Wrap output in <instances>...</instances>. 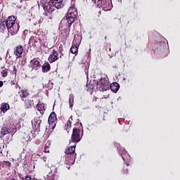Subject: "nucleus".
Instances as JSON below:
<instances>
[{
    "instance_id": "nucleus-7",
    "label": "nucleus",
    "mask_w": 180,
    "mask_h": 180,
    "mask_svg": "<svg viewBox=\"0 0 180 180\" xmlns=\"http://www.w3.org/2000/svg\"><path fill=\"white\" fill-rule=\"evenodd\" d=\"M82 139V136H81V130L78 128H74L72 130V134L71 136V140L70 141V143H74L77 145V143H79Z\"/></svg>"
},
{
    "instance_id": "nucleus-38",
    "label": "nucleus",
    "mask_w": 180,
    "mask_h": 180,
    "mask_svg": "<svg viewBox=\"0 0 180 180\" xmlns=\"http://www.w3.org/2000/svg\"><path fill=\"white\" fill-rule=\"evenodd\" d=\"M11 180H16V179H11Z\"/></svg>"
},
{
    "instance_id": "nucleus-5",
    "label": "nucleus",
    "mask_w": 180,
    "mask_h": 180,
    "mask_svg": "<svg viewBox=\"0 0 180 180\" xmlns=\"http://www.w3.org/2000/svg\"><path fill=\"white\" fill-rule=\"evenodd\" d=\"M75 147H77L76 144H75L72 146H69L65 149V153L68 155H72V154H75V155L72 158L70 156L65 158L66 161H68L67 164L68 165L74 164V160L77 158V153H75Z\"/></svg>"
},
{
    "instance_id": "nucleus-10",
    "label": "nucleus",
    "mask_w": 180,
    "mask_h": 180,
    "mask_svg": "<svg viewBox=\"0 0 180 180\" xmlns=\"http://www.w3.org/2000/svg\"><path fill=\"white\" fill-rule=\"evenodd\" d=\"M101 7L103 11L105 12L108 11H110L112 8H113V4H112V0H104L101 2Z\"/></svg>"
},
{
    "instance_id": "nucleus-13",
    "label": "nucleus",
    "mask_w": 180,
    "mask_h": 180,
    "mask_svg": "<svg viewBox=\"0 0 180 180\" xmlns=\"http://www.w3.org/2000/svg\"><path fill=\"white\" fill-rule=\"evenodd\" d=\"M37 110L39 111L41 116H43V115H44V112L46 111V104L40 103V102H39L37 104Z\"/></svg>"
},
{
    "instance_id": "nucleus-31",
    "label": "nucleus",
    "mask_w": 180,
    "mask_h": 180,
    "mask_svg": "<svg viewBox=\"0 0 180 180\" xmlns=\"http://www.w3.org/2000/svg\"><path fill=\"white\" fill-rule=\"evenodd\" d=\"M4 86V82L0 81V88H2Z\"/></svg>"
},
{
    "instance_id": "nucleus-2",
    "label": "nucleus",
    "mask_w": 180,
    "mask_h": 180,
    "mask_svg": "<svg viewBox=\"0 0 180 180\" xmlns=\"http://www.w3.org/2000/svg\"><path fill=\"white\" fill-rule=\"evenodd\" d=\"M16 18L13 15L8 16L6 20L0 22V30H8L12 36H15L19 32V24L15 23Z\"/></svg>"
},
{
    "instance_id": "nucleus-24",
    "label": "nucleus",
    "mask_w": 180,
    "mask_h": 180,
    "mask_svg": "<svg viewBox=\"0 0 180 180\" xmlns=\"http://www.w3.org/2000/svg\"><path fill=\"white\" fill-rule=\"evenodd\" d=\"M74 102V98H72V103H71V98L69 99V103H70V108L72 109V107L74 106V104H72Z\"/></svg>"
},
{
    "instance_id": "nucleus-20",
    "label": "nucleus",
    "mask_w": 180,
    "mask_h": 180,
    "mask_svg": "<svg viewBox=\"0 0 180 180\" xmlns=\"http://www.w3.org/2000/svg\"><path fill=\"white\" fill-rule=\"evenodd\" d=\"M72 122V117H70L66 124H65V129L68 131V133L70 131V129H71Z\"/></svg>"
},
{
    "instance_id": "nucleus-8",
    "label": "nucleus",
    "mask_w": 180,
    "mask_h": 180,
    "mask_svg": "<svg viewBox=\"0 0 180 180\" xmlns=\"http://www.w3.org/2000/svg\"><path fill=\"white\" fill-rule=\"evenodd\" d=\"M28 67L30 68V71H33V70L37 71V70H40V68H41V64L39 60L34 58L30 60Z\"/></svg>"
},
{
    "instance_id": "nucleus-26",
    "label": "nucleus",
    "mask_w": 180,
    "mask_h": 180,
    "mask_svg": "<svg viewBox=\"0 0 180 180\" xmlns=\"http://www.w3.org/2000/svg\"><path fill=\"white\" fill-rule=\"evenodd\" d=\"M21 180H32V177L30 176H25V177L22 178Z\"/></svg>"
},
{
    "instance_id": "nucleus-29",
    "label": "nucleus",
    "mask_w": 180,
    "mask_h": 180,
    "mask_svg": "<svg viewBox=\"0 0 180 180\" xmlns=\"http://www.w3.org/2000/svg\"><path fill=\"white\" fill-rule=\"evenodd\" d=\"M44 153H50V150H49V146H47V144L45 145Z\"/></svg>"
},
{
    "instance_id": "nucleus-15",
    "label": "nucleus",
    "mask_w": 180,
    "mask_h": 180,
    "mask_svg": "<svg viewBox=\"0 0 180 180\" xmlns=\"http://www.w3.org/2000/svg\"><path fill=\"white\" fill-rule=\"evenodd\" d=\"M56 120H57V115L54 112H52L49 117L48 122L49 124H53Z\"/></svg>"
},
{
    "instance_id": "nucleus-18",
    "label": "nucleus",
    "mask_w": 180,
    "mask_h": 180,
    "mask_svg": "<svg viewBox=\"0 0 180 180\" xmlns=\"http://www.w3.org/2000/svg\"><path fill=\"white\" fill-rule=\"evenodd\" d=\"M120 23H121L122 25L127 26V25L130 23V20L127 16H122L120 18Z\"/></svg>"
},
{
    "instance_id": "nucleus-33",
    "label": "nucleus",
    "mask_w": 180,
    "mask_h": 180,
    "mask_svg": "<svg viewBox=\"0 0 180 180\" xmlns=\"http://www.w3.org/2000/svg\"><path fill=\"white\" fill-rule=\"evenodd\" d=\"M0 154H2V148H0Z\"/></svg>"
},
{
    "instance_id": "nucleus-32",
    "label": "nucleus",
    "mask_w": 180,
    "mask_h": 180,
    "mask_svg": "<svg viewBox=\"0 0 180 180\" xmlns=\"http://www.w3.org/2000/svg\"><path fill=\"white\" fill-rule=\"evenodd\" d=\"M93 91H95V87H94V86H91V87H90Z\"/></svg>"
},
{
    "instance_id": "nucleus-14",
    "label": "nucleus",
    "mask_w": 180,
    "mask_h": 180,
    "mask_svg": "<svg viewBox=\"0 0 180 180\" xmlns=\"http://www.w3.org/2000/svg\"><path fill=\"white\" fill-rule=\"evenodd\" d=\"M121 157H122L123 161H124L126 162L127 167H129V163H127V161H129V160H130V155H129V153H127V151H126V150L122 151Z\"/></svg>"
},
{
    "instance_id": "nucleus-6",
    "label": "nucleus",
    "mask_w": 180,
    "mask_h": 180,
    "mask_svg": "<svg viewBox=\"0 0 180 180\" xmlns=\"http://www.w3.org/2000/svg\"><path fill=\"white\" fill-rule=\"evenodd\" d=\"M97 91L101 92H104V91H108L109 89V81L108 77H101L96 84Z\"/></svg>"
},
{
    "instance_id": "nucleus-39",
    "label": "nucleus",
    "mask_w": 180,
    "mask_h": 180,
    "mask_svg": "<svg viewBox=\"0 0 180 180\" xmlns=\"http://www.w3.org/2000/svg\"><path fill=\"white\" fill-rule=\"evenodd\" d=\"M13 85H15V83H14V82H13Z\"/></svg>"
},
{
    "instance_id": "nucleus-22",
    "label": "nucleus",
    "mask_w": 180,
    "mask_h": 180,
    "mask_svg": "<svg viewBox=\"0 0 180 180\" xmlns=\"http://www.w3.org/2000/svg\"><path fill=\"white\" fill-rule=\"evenodd\" d=\"M70 52L72 54H78V46L72 45L70 48Z\"/></svg>"
},
{
    "instance_id": "nucleus-19",
    "label": "nucleus",
    "mask_w": 180,
    "mask_h": 180,
    "mask_svg": "<svg viewBox=\"0 0 180 180\" xmlns=\"http://www.w3.org/2000/svg\"><path fill=\"white\" fill-rule=\"evenodd\" d=\"M9 109H10L9 104H8L6 103H3L1 104L0 110L4 113L8 112V110H9Z\"/></svg>"
},
{
    "instance_id": "nucleus-25",
    "label": "nucleus",
    "mask_w": 180,
    "mask_h": 180,
    "mask_svg": "<svg viewBox=\"0 0 180 180\" xmlns=\"http://www.w3.org/2000/svg\"><path fill=\"white\" fill-rule=\"evenodd\" d=\"M53 82H51V81H49V84H48V89H53Z\"/></svg>"
},
{
    "instance_id": "nucleus-23",
    "label": "nucleus",
    "mask_w": 180,
    "mask_h": 180,
    "mask_svg": "<svg viewBox=\"0 0 180 180\" xmlns=\"http://www.w3.org/2000/svg\"><path fill=\"white\" fill-rule=\"evenodd\" d=\"M1 76L4 77V78L6 77H8V69H5L1 71Z\"/></svg>"
},
{
    "instance_id": "nucleus-16",
    "label": "nucleus",
    "mask_w": 180,
    "mask_h": 180,
    "mask_svg": "<svg viewBox=\"0 0 180 180\" xmlns=\"http://www.w3.org/2000/svg\"><path fill=\"white\" fill-rule=\"evenodd\" d=\"M119 88H120V85L117 82L112 83L110 85V89H111L112 92H117V91H119Z\"/></svg>"
},
{
    "instance_id": "nucleus-35",
    "label": "nucleus",
    "mask_w": 180,
    "mask_h": 180,
    "mask_svg": "<svg viewBox=\"0 0 180 180\" xmlns=\"http://www.w3.org/2000/svg\"><path fill=\"white\" fill-rule=\"evenodd\" d=\"M98 1H105V0H98Z\"/></svg>"
},
{
    "instance_id": "nucleus-36",
    "label": "nucleus",
    "mask_w": 180,
    "mask_h": 180,
    "mask_svg": "<svg viewBox=\"0 0 180 180\" xmlns=\"http://www.w3.org/2000/svg\"><path fill=\"white\" fill-rule=\"evenodd\" d=\"M111 50H112V49L110 48V49H109V51H111Z\"/></svg>"
},
{
    "instance_id": "nucleus-37",
    "label": "nucleus",
    "mask_w": 180,
    "mask_h": 180,
    "mask_svg": "<svg viewBox=\"0 0 180 180\" xmlns=\"http://www.w3.org/2000/svg\"><path fill=\"white\" fill-rule=\"evenodd\" d=\"M16 70V68H14V70Z\"/></svg>"
},
{
    "instance_id": "nucleus-17",
    "label": "nucleus",
    "mask_w": 180,
    "mask_h": 180,
    "mask_svg": "<svg viewBox=\"0 0 180 180\" xmlns=\"http://www.w3.org/2000/svg\"><path fill=\"white\" fill-rule=\"evenodd\" d=\"M42 72H49L51 70V66L49 62L44 63L41 66Z\"/></svg>"
},
{
    "instance_id": "nucleus-12",
    "label": "nucleus",
    "mask_w": 180,
    "mask_h": 180,
    "mask_svg": "<svg viewBox=\"0 0 180 180\" xmlns=\"http://www.w3.org/2000/svg\"><path fill=\"white\" fill-rule=\"evenodd\" d=\"M14 54L17 58H22V54H23V47L22 45H18L14 48Z\"/></svg>"
},
{
    "instance_id": "nucleus-27",
    "label": "nucleus",
    "mask_w": 180,
    "mask_h": 180,
    "mask_svg": "<svg viewBox=\"0 0 180 180\" xmlns=\"http://www.w3.org/2000/svg\"><path fill=\"white\" fill-rule=\"evenodd\" d=\"M123 174L124 175H127V174H129V170L126 167L123 168Z\"/></svg>"
},
{
    "instance_id": "nucleus-21",
    "label": "nucleus",
    "mask_w": 180,
    "mask_h": 180,
    "mask_svg": "<svg viewBox=\"0 0 180 180\" xmlns=\"http://www.w3.org/2000/svg\"><path fill=\"white\" fill-rule=\"evenodd\" d=\"M11 133V129L6 127H4L1 129V135L6 136V134H9Z\"/></svg>"
},
{
    "instance_id": "nucleus-1",
    "label": "nucleus",
    "mask_w": 180,
    "mask_h": 180,
    "mask_svg": "<svg viewBox=\"0 0 180 180\" xmlns=\"http://www.w3.org/2000/svg\"><path fill=\"white\" fill-rule=\"evenodd\" d=\"M78 16V8L75 3H72L70 7L69 8L65 18L67 20L68 25L66 27L63 29L61 32L63 39H68L70 36V32H71V25L77 20Z\"/></svg>"
},
{
    "instance_id": "nucleus-9",
    "label": "nucleus",
    "mask_w": 180,
    "mask_h": 180,
    "mask_svg": "<svg viewBox=\"0 0 180 180\" xmlns=\"http://www.w3.org/2000/svg\"><path fill=\"white\" fill-rule=\"evenodd\" d=\"M32 124L34 131L39 134V132L40 131V124H41V120H40V117H35L33 122H32Z\"/></svg>"
},
{
    "instance_id": "nucleus-28",
    "label": "nucleus",
    "mask_w": 180,
    "mask_h": 180,
    "mask_svg": "<svg viewBox=\"0 0 180 180\" xmlns=\"http://www.w3.org/2000/svg\"><path fill=\"white\" fill-rule=\"evenodd\" d=\"M12 163H11V162L9 161H5L4 162V165H6V167H11Z\"/></svg>"
},
{
    "instance_id": "nucleus-34",
    "label": "nucleus",
    "mask_w": 180,
    "mask_h": 180,
    "mask_svg": "<svg viewBox=\"0 0 180 180\" xmlns=\"http://www.w3.org/2000/svg\"><path fill=\"white\" fill-rule=\"evenodd\" d=\"M113 67V68H116V65H115V66H112Z\"/></svg>"
},
{
    "instance_id": "nucleus-4",
    "label": "nucleus",
    "mask_w": 180,
    "mask_h": 180,
    "mask_svg": "<svg viewBox=\"0 0 180 180\" xmlns=\"http://www.w3.org/2000/svg\"><path fill=\"white\" fill-rule=\"evenodd\" d=\"M29 93L26 91V90H21L20 92H19V96L24 102L26 109H30L32 105H34L33 100L29 98Z\"/></svg>"
},
{
    "instance_id": "nucleus-3",
    "label": "nucleus",
    "mask_w": 180,
    "mask_h": 180,
    "mask_svg": "<svg viewBox=\"0 0 180 180\" xmlns=\"http://www.w3.org/2000/svg\"><path fill=\"white\" fill-rule=\"evenodd\" d=\"M63 6L64 4H63V0H50V3L44 4L43 8L44 11L50 13V15H56V9H56H61Z\"/></svg>"
},
{
    "instance_id": "nucleus-30",
    "label": "nucleus",
    "mask_w": 180,
    "mask_h": 180,
    "mask_svg": "<svg viewBox=\"0 0 180 180\" xmlns=\"http://www.w3.org/2000/svg\"><path fill=\"white\" fill-rule=\"evenodd\" d=\"M60 58H63V56H64V54H63V49H60Z\"/></svg>"
},
{
    "instance_id": "nucleus-11",
    "label": "nucleus",
    "mask_w": 180,
    "mask_h": 180,
    "mask_svg": "<svg viewBox=\"0 0 180 180\" xmlns=\"http://www.w3.org/2000/svg\"><path fill=\"white\" fill-rule=\"evenodd\" d=\"M48 60L51 64L56 63V61L58 60V51H57L56 49H53L52 52L49 55Z\"/></svg>"
}]
</instances>
